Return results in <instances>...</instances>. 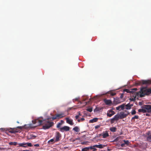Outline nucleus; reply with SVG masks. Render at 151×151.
<instances>
[{
	"instance_id": "f257e3e1",
	"label": "nucleus",
	"mask_w": 151,
	"mask_h": 151,
	"mask_svg": "<svg viewBox=\"0 0 151 151\" xmlns=\"http://www.w3.org/2000/svg\"><path fill=\"white\" fill-rule=\"evenodd\" d=\"M141 109H139L138 110L139 112H151V105H144L141 106Z\"/></svg>"
},
{
	"instance_id": "f03ea898",
	"label": "nucleus",
	"mask_w": 151,
	"mask_h": 151,
	"mask_svg": "<svg viewBox=\"0 0 151 151\" xmlns=\"http://www.w3.org/2000/svg\"><path fill=\"white\" fill-rule=\"evenodd\" d=\"M140 93L142 94H140V96L142 97L145 95H149L151 93V88H147L146 87H144L141 89Z\"/></svg>"
},
{
	"instance_id": "7ed1b4c3",
	"label": "nucleus",
	"mask_w": 151,
	"mask_h": 151,
	"mask_svg": "<svg viewBox=\"0 0 151 151\" xmlns=\"http://www.w3.org/2000/svg\"><path fill=\"white\" fill-rule=\"evenodd\" d=\"M53 124V122H49L48 119L44 120L43 122L44 125L42 126V128L44 129H48L52 126Z\"/></svg>"
},
{
	"instance_id": "20e7f679",
	"label": "nucleus",
	"mask_w": 151,
	"mask_h": 151,
	"mask_svg": "<svg viewBox=\"0 0 151 151\" xmlns=\"http://www.w3.org/2000/svg\"><path fill=\"white\" fill-rule=\"evenodd\" d=\"M136 84L137 85H140L142 84H151V81L147 80L139 81H137Z\"/></svg>"
},
{
	"instance_id": "39448f33",
	"label": "nucleus",
	"mask_w": 151,
	"mask_h": 151,
	"mask_svg": "<svg viewBox=\"0 0 151 151\" xmlns=\"http://www.w3.org/2000/svg\"><path fill=\"white\" fill-rule=\"evenodd\" d=\"M1 129L3 131H8L9 132L11 133H14L16 132H18L19 131L17 130L16 128H1Z\"/></svg>"
},
{
	"instance_id": "423d86ee",
	"label": "nucleus",
	"mask_w": 151,
	"mask_h": 151,
	"mask_svg": "<svg viewBox=\"0 0 151 151\" xmlns=\"http://www.w3.org/2000/svg\"><path fill=\"white\" fill-rule=\"evenodd\" d=\"M19 146L18 147H32V145L31 143H25L23 142L22 143H19L18 144Z\"/></svg>"
},
{
	"instance_id": "0eeeda50",
	"label": "nucleus",
	"mask_w": 151,
	"mask_h": 151,
	"mask_svg": "<svg viewBox=\"0 0 151 151\" xmlns=\"http://www.w3.org/2000/svg\"><path fill=\"white\" fill-rule=\"evenodd\" d=\"M125 100L124 99H121L119 97L114 98V103L116 104H118L124 101Z\"/></svg>"
},
{
	"instance_id": "6e6552de",
	"label": "nucleus",
	"mask_w": 151,
	"mask_h": 151,
	"mask_svg": "<svg viewBox=\"0 0 151 151\" xmlns=\"http://www.w3.org/2000/svg\"><path fill=\"white\" fill-rule=\"evenodd\" d=\"M59 129V131L61 132H64V131L67 132L70 130V127L66 126H64L60 128Z\"/></svg>"
},
{
	"instance_id": "1a4fd4ad",
	"label": "nucleus",
	"mask_w": 151,
	"mask_h": 151,
	"mask_svg": "<svg viewBox=\"0 0 151 151\" xmlns=\"http://www.w3.org/2000/svg\"><path fill=\"white\" fill-rule=\"evenodd\" d=\"M55 137L56 139L55 140V142L58 141L60 140V138L61 137V134L59 132H56Z\"/></svg>"
},
{
	"instance_id": "9d476101",
	"label": "nucleus",
	"mask_w": 151,
	"mask_h": 151,
	"mask_svg": "<svg viewBox=\"0 0 151 151\" xmlns=\"http://www.w3.org/2000/svg\"><path fill=\"white\" fill-rule=\"evenodd\" d=\"M129 114V112H128L127 114H125L124 112H121L119 114L120 117V119H122L126 118L127 116Z\"/></svg>"
},
{
	"instance_id": "9b49d317",
	"label": "nucleus",
	"mask_w": 151,
	"mask_h": 151,
	"mask_svg": "<svg viewBox=\"0 0 151 151\" xmlns=\"http://www.w3.org/2000/svg\"><path fill=\"white\" fill-rule=\"evenodd\" d=\"M66 121V123H68L71 125H73L74 123L73 122L72 119H70L69 117H66L65 118Z\"/></svg>"
},
{
	"instance_id": "f8f14e48",
	"label": "nucleus",
	"mask_w": 151,
	"mask_h": 151,
	"mask_svg": "<svg viewBox=\"0 0 151 151\" xmlns=\"http://www.w3.org/2000/svg\"><path fill=\"white\" fill-rule=\"evenodd\" d=\"M137 89V88H136L132 89L130 90L127 89H125L123 91L124 92H126L127 93H132L134 92H135L136 91Z\"/></svg>"
},
{
	"instance_id": "ddd939ff",
	"label": "nucleus",
	"mask_w": 151,
	"mask_h": 151,
	"mask_svg": "<svg viewBox=\"0 0 151 151\" xmlns=\"http://www.w3.org/2000/svg\"><path fill=\"white\" fill-rule=\"evenodd\" d=\"M115 114V113L114 112V111L111 110H109L107 112V116L109 117H111L112 115L114 114Z\"/></svg>"
},
{
	"instance_id": "4468645a",
	"label": "nucleus",
	"mask_w": 151,
	"mask_h": 151,
	"mask_svg": "<svg viewBox=\"0 0 151 151\" xmlns=\"http://www.w3.org/2000/svg\"><path fill=\"white\" fill-rule=\"evenodd\" d=\"M43 121L42 120L37 119L35 120L34 121H33V123L34 124H35L37 123H38V125H40L42 124H43Z\"/></svg>"
},
{
	"instance_id": "2eb2a0df",
	"label": "nucleus",
	"mask_w": 151,
	"mask_h": 151,
	"mask_svg": "<svg viewBox=\"0 0 151 151\" xmlns=\"http://www.w3.org/2000/svg\"><path fill=\"white\" fill-rule=\"evenodd\" d=\"M58 119L61 118L65 116V115L64 112H61L60 114H56Z\"/></svg>"
},
{
	"instance_id": "dca6fc26",
	"label": "nucleus",
	"mask_w": 151,
	"mask_h": 151,
	"mask_svg": "<svg viewBox=\"0 0 151 151\" xmlns=\"http://www.w3.org/2000/svg\"><path fill=\"white\" fill-rule=\"evenodd\" d=\"M103 137L104 138H106L109 136V134L107 131L104 132L103 133Z\"/></svg>"
},
{
	"instance_id": "f3484780",
	"label": "nucleus",
	"mask_w": 151,
	"mask_h": 151,
	"mask_svg": "<svg viewBox=\"0 0 151 151\" xmlns=\"http://www.w3.org/2000/svg\"><path fill=\"white\" fill-rule=\"evenodd\" d=\"M64 123V121L63 120H61L60 121V122H59L57 125V128H59V129L60 128H61V125Z\"/></svg>"
},
{
	"instance_id": "a211bd4d",
	"label": "nucleus",
	"mask_w": 151,
	"mask_h": 151,
	"mask_svg": "<svg viewBox=\"0 0 151 151\" xmlns=\"http://www.w3.org/2000/svg\"><path fill=\"white\" fill-rule=\"evenodd\" d=\"M125 106L126 107V109L127 110L130 109H131V107L133 106V104H130L129 103L126 105Z\"/></svg>"
},
{
	"instance_id": "6ab92c4d",
	"label": "nucleus",
	"mask_w": 151,
	"mask_h": 151,
	"mask_svg": "<svg viewBox=\"0 0 151 151\" xmlns=\"http://www.w3.org/2000/svg\"><path fill=\"white\" fill-rule=\"evenodd\" d=\"M105 146V145L102 144H100L99 145H93L94 147L98 148H102Z\"/></svg>"
},
{
	"instance_id": "aec40b11",
	"label": "nucleus",
	"mask_w": 151,
	"mask_h": 151,
	"mask_svg": "<svg viewBox=\"0 0 151 151\" xmlns=\"http://www.w3.org/2000/svg\"><path fill=\"white\" fill-rule=\"evenodd\" d=\"M104 101L105 104L107 105H110L112 103L111 101L110 100L105 99Z\"/></svg>"
},
{
	"instance_id": "412c9836",
	"label": "nucleus",
	"mask_w": 151,
	"mask_h": 151,
	"mask_svg": "<svg viewBox=\"0 0 151 151\" xmlns=\"http://www.w3.org/2000/svg\"><path fill=\"white\" fill-rule=\"evenodd\" d=\"M98 119V118H94L90 120L89 122L90 123H93L97 122Z\"/></svg>"
},
{
	"instance_id": "4be33fe9",
	"label": "nucleus",
	"mask_w": 151,
	"mask_h": 151,
	"mask_svg": "<svg viewBox=\"0 0 151 151\" xmlns=\"http://www.w3.org/2000/svg\"><path fill=\"white\" fill-rule=\"evenodd\" d=\"M110 130L113 132H116L117 130V128L116 127H112L110 128Z\"/></svg>"
},
{
	"instance_id": "5701e85b",
	"label": "nucleus",
	"mask_w": 151,
	"mask_h": 151,
	"mask_svg": "<svg viewBox=\"0 0 151 151\" xmlns=\"http://www.w3.org/2000/svg\"><path fill=\"white\" fill-rule=\"evenodd\" d=\"M140 94H142L141 93H140V91L139 92H134L133 93H132V94H133V95H134V96H136V97L137 96H139L140 95Z\"/></svg>"
},
{
	"instance_id": "b1692460",
	"label": "nucleus",
	"mask_w": 151,
	"mask_h": 151,
	"mask_svg": "<svg viewBox=\"0 0 151 151\" xmlns=\"http://www.w3.org/2000/svg\"><path fill=\"white\" fill-rule=\"evenodd\" d=\"M73 130L76 132H78L80 131L79 128L77 126L75 127H74L73 128Z\"/></svg>"
},
{
	"instance_id": "393cba45",
	"label": "nucleus",
	"mask_w": 151,
	"mask_h": 151,
	"mask_svg": "<svg viewBox=\"0 0 151 151\" xmlns=\"http://www.w3.org/2000/svg\"><path fill=\"white\" fill-rule=\"evenodd\" d=\"M114 118L115 120H118L119 119H120V117L119 114H117L115 115Z\"/></svg>"
},
{
	"instance_id": "a878e982",
	"label": "nucleus",
	"mask_w": 151,
	"mask_h": 151,
	"mask_svg": "<svg viewBox=\"0 0 151 151\" xmlns=\"http://www.w3.org/2000/svg\"><path fill=\"white\" fill-rule=\"evenodd\" d=\"M9 144L10 145H14L16 146L18 144L16 142H11L9 143Z\"/></svg>"
},
{
	"instance_id": "bb28decb",
	"label": "nucleus",
	"mask_w": 151,
	"mask_h": 151,
	"mask_svg": "<svg viewBox=\"0 0 151 151\" xmlns=\"http://www.w3.org/2000/svg\"><path fill=\"white\" fill-rule=\"evenodd\" d=\"M139 118V116L138 115H135L131 119L132 121H134L135 119H138Z\"/></svg>"
},
{
	"instance_id": "cd10ccee",
	"label": "nucleus",
	"mask_w": 151,
	"mask_h": 151,
	"mask_svg": "<svg viewBox=\"0 0 151 151\" xmlns=\"http://www.w3.org/2000/svg\"><path fill=\"white\" fill-rule=\"evenodd\" d=\"M101 109L100 108L97 107L94 109V112H99L100 111Z\"/></svg>"
},
{
	"instance_id": "c85d7f7f",
	"label": "nucleus",
	"mask_w": 151,
	"mask_h": 151,
	"mask_svg": "<svg viewBox=\"0 0 151 151\" xmlns=\"http://www.w3.org/2000/svg\"><path fill=\"white\" fill-rule=\"evenodd\" d=\"M81 151H89V148L87 147H85L82 148Z\"/></svg>"
},
{
	"instance_id": "c756f323",
	"label": "nucleus",
	"mask_w": 151,
	"mask_h": 151,
	"mask_svg": "<svg viewBox=\"0 0 151 151\" xmlns=\"http://www.w3.org/2000/svg\"><path fill=\"white\" fill-rule=\"evenodd\" d=\"M147 141L151 142V134L147 137Z\"/></svg>"
},
{
	"instance_id": "7c9ffc66",
	"label": "nucleus",
	"mask_w": 151,
	"mask_h": 151,
	"mask_svg": "<svg viewBox=\"0 0 151 151\" xmlns=\"http://www.w3.org/2000/svg\"><path fill=\"white\" fill-rule=\"evenodd\" d=\"M125 106V104H123L120 106H119L120 108H121L122 110H123L124 109V107Z\"/></svg>"
},
{
	"instance_id": "2f4dec72",
	"label": "nucleus",
	"mask_w": 151,
	"mask_h": 151,
	"mask_svg": "<svg viewBox=\"0 0 151 151\" xmlns=\"http://www.w3.org/2000/svg\"><path fill=\"white\" fill-rule=\"evenodd\" d=\"M133 98H130V100L131 101H134L135 100L136 96H134V95H133Z\"/></svg>"
},
{
	"instance_id": "473e14b6",
	"label": "nucleus",
	"mask_w": 151,
	"mask_h": 151,
	"mask_svg": "<svg viewBox=\"0 0 151 151\" xmlns=\"http://www.w3.org/2000/svg\"><path fill=\"white\" fill-rule=\"evenodd\" d=\"M85 119L83 118H81L80 119H78L77 121L78 122H83L84 121Z\"/></svg>"
},
{
	"instance_id": "72a5a7b5",
	"label": "nucleus",
	"mask_w": 151,
	"mask_h": 151,
	"mask_svg": "<svg viewBox=\"0 0 151 151\" xmlns=\"http://www.w3.org/2000/svg\"><path fill=\"white\" fill-rule=\"evenodd\" d=\"M123 141L125 144L128 145L129 143V140H123Z\"/></svg>"
},
{
	"instance_id": "f704fd0d",
	"label": "nucleus",
	"mask_w": 151,
	"mask_h": 151,
	"mask_svg": "<svg viewBox=\"0 0 151 151\" xmlns=\"http://www.w3.org/2000/svg\"><path fill=\"white\" fill-rule=\"evenodd\" d=\"M86 110L89 112H91L92 111V108H88L86 109Z\"/></svg>"
},
{
	"instance_id": "c9c22d12",
	"label": "nucleus",
	"mask_w": 151,
	"mask_h": 151,
	"mask_svg": "<svg viewBox=\"0 0 151 151\" xmlns=\"http://www.w3.org/2000/svg\"><path fill=\"white\" fill-rule=\"evenodd\" d=\"M51 118L52 119V120H53L58 119V117H57V115L56 114L55 116L52 117Z\"/></svg>"
},
{
	"instance_id": "e433bc0d",
	"label": "nucleus",
	"mask_w": 151,
	"mask_h": 151,
	"mask_svg": "<svg viewBox=\"0 0 151 151\" xmlns=\"http://www.w3.org/2000/svg\"><path fill=\"white\" fill-rule=\"evenodd\" d=\"M54 141V140L53 139H51L48 141V143L49 144H50V142H53Z\"/></svg>"
},
{
	"instance_id": "4c0bfd02",
	"label": "nucleus",
	"mask_w": 151,
	"mask_h": 151,
	"mask_svg": "<svg viewBox=\"0 0 151 151\" xmlns=\"http://www.w3.org/2000/svg\"><path fill=\"white\" fill-rule=\"evenodd\" d=\"M115 121V119H114V118H113L111 120V121H110V122H111V124H113V123H114Z\"/></svg>"
},
{
	"instance_id": "58836bf2",
	"label": "nucleus",
	"mask_w": 151,
	"mask_h": 151,
	"mask_svg": "<svg viewBox=\"0 0 151 151\" xmlns=\"http://www.w3.org/2000/svg\"><path fill=\"white\" fill-rule=\"evenodd\" d=\"M136 113V111L134 110H133L132 111L131 114L132 115H134Z\"/></svg>"
},
{
	"instance_id": "ea45409f",
	"label": "nucleus",
	"mask_w": 151,
	"mask_h": 151,
	"mask_svg": "<svg viewBox=\"0 0 151 151\" xmlns=\"http://www.w3.org/2000/svg\"><path fill=\"white\" fill-rule=\"evenodd\" d=\"M110 95L112 96H114L116 95V93H113L111 91L110 92Z\"/></svg>"
},
{
	"instance_id": "a19ab883",
	"label": "nucleus",
	"mask_w": 151,
	"mask_h": 151,
	"mask_svg": "<svg viewBox=\"0 0 151 151\" xmlns=\"http://www.w3.org/2000/svg\"><path fill=\"white\" fill-rule=\"evenodd\" d=\"M124 93H121V95H120V96L119 97V98H120V99H123V98L124 97Z\"/></svg>"
},
{
	"instance_id": "79ce46f5",
	"label": "nucleus",
	"mask_w": 151,
	"mask_h": 151,
	"mask_svg": "<svg viewBox=\"0 0 151 151\" xmlns=\"http://www.w3.org/2000/svg\"><path fill=\"white\" fill-rule=\"evenodd\" d=\"M100 126L99 125H97L95 127V129H98L99 128Z\"/></svg>"
},
{
	"instance_id": "37998d69",
	"label": "nucleus",
	"mask_w": 151,
	"mask_h": 151,
	"mask_svg": "<svg viewBox=\"0 0 151 151\" xmlns=\"http://www.w3.org/2000/svg\"><path fill=\"white\" fill-rule=\"evenodd\" d=\"M79 99V98H76L75 99L73 100V101L74 102L75 101H78Z\"/></svg>"
},
{
	"instance_id": "c03bdc74",
	"label": "nucleus",
	"mask_w": 151,
	"mask_h": 151,
	"mask_svg": "<svg viewBox=\"0 0 151 151\" xmlns=\"http://www.w3.org/2000/svg\"><path fill=\"white\" fill-rule=\"evenodd\" d=\"M88 147L89 148V150L90 149H91V150H92L93 149V146H90V147Z\"/></svg>"
},
{
	"instance_id": "a18cd8bd",
	"label": "nucleus",
	"mask_w": 151,
	"mask_h": 151,
	"mask_svg": "<svg viewBox=\"0 0 151 151\" xmlns=\"http://www.w3.org/2000/svg\"><path fill=\"white\" fill-rule=\"evenodd\" d=\"M79 118V115H76L75 116V119H78Z\"/></svg>"
},
{
	"instance_id": "49530a36",
	"label": "nucleus",
	"mask_w": 151,
	"mask_h": 151,
	"mask_svg": "<svg viewBox=\"0 0 151 151\" xmlns=\"http://www.w3.org/2000/svg\"><path fill=\"white\" fill-rule=\"evenodd\" d=\"M34 146L35 147H39L40 145L39 144H36Z\"/></svg>"
},
{
	"instance_id": "de8ad7c7",
	"label": "nucleus",
	"mask_w": 151,
	"mask_h": 151,
	"mask_svg": "<svg viewBox=\"0 0 151 151\" xmlns=\"http://www.w3.org/2000/svg\"><path fill=\"white\" fill-rule=\"evenodd\" d=\"M17 128L22 129V127L21 126H18L17 127Z\"/></svg>"
},
{
	"instance_id": "09e8293b",
	"label": "nucleus",
	"mask_w": 151,
	"mask_h": 151,
	"mask_svg": "<svg viewBox=\"0 0 151 151\" xmlns=\"http://www.w3.org/2000/svg\"><path fill=\"white\" fill-rule=\"evenodd\" d=\"M120 109V108L119 106L116 108V110H119Z\"/></svg>"
},
{
	"instance_id": "8fccbe9b",
	"label": "nucleus",
	"mask_w": 151,
	"mask_h": 151,
	"mask_svg": "<svg viewBox=\"0 0 151 151\" xmlns=\"http://www.w3.org/2000/svg\"><path fill=\"white\" fill-rule=\"evenodd\" d=\"M125 144L124 143H122L121 144V146L122 147H123L124 146V145H125Z\"/></svg>"
},
{
	"instance_id": "3c124183",
	"label": "nucleus",
	"mask_w": 151,
	"mask_h": 151,
	"mask_svg": "<svg viewBox=\"0 0 151 151\" xmlns=\"http://www.w3.org/2000/svg\"><path fill=\"white\" fill-rule=\"evenodd\" d=\"M78 115H79V116L81 115V114L80 112L79 111L78 112Z\"/></svg>"
},
{
	"instance_id": "603ef678",
	"label": "nucleus",
	"mask_w": 151,
	"mask_h": 151,
	"mask_svg": "<svg viewBox=\"0 0 151 151\" xmlns=\"http://www.w3.org/2000/svg\"><path fill=\"white\" fill-rule=\"evenodd\" d=\"M93 151H96L97 150V149L96 148H93Z\"/></svg>"
},
{
	"instance_id": "864d4df0",
	"label": "nucleus",
	"mask_w": 151,
	"mask_h": 151,
	"mask_svg": "<svg viewBox=\"0 0 151 151\" xmlns=\"http://www.w3.org/2000/svg\"><path fill=\"white\" fill-rule=\"evenodd\" d=\"M150 114H148V113H147L146 114V115L147 116H150Z\"/></svg>"
},
{
	"instance_id": "5fc2aeb1",
	"label": "nucleus",
	"mask_w": 151,
	"mask_h": 151,
	"mask_svg": "<svg viewBox=\"0 0 151 151\" xmlns=\"http://www.w3.org/2000/svg\"><path fill=\"white\" fill-rule=\"evenodd\" d=\"M103 135V133L100 134H99V136H102L103 137V135Z\"/></svg>"
},
{
	"instance_id": "6e6d98bb",
	"label": "nucleus",
	"mask_w": 151,
	"mask_h": 151,
	"mask_svg": "<svg viewBox=\"0 0 151 151\" xmlns=\"http://www.w3.org/2000/svg\"><path fill=\"white\" fill-rule=\"evenodd\" d=\"M33 137H34V138H35L36 137V136H33Z\"/></svg>"
},
{
	"instance_id": "4d7b16f0",
	"label": "nucleus",
	"mask_w": 151,
	"mask_h": 151,
	"mask_svg": "<svg viewBox=\"0 0 151 151\" xmlns=\"http://www.w3.org/2000/svg\"><path fill=\"white\" fill-rule=\"evenodd\" d=\"M17 123H19V122H18V121H17Z\"/></svg>"
}]
</instances>
